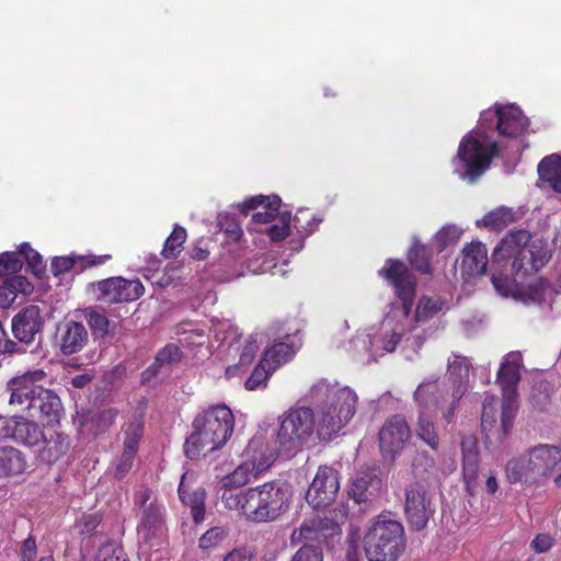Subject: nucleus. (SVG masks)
<instances>
[{
  "mask_svg": "<svg viewBox=\"0 0 561 561\" xmlns=\"http://www.w3.org/2000/svg\"><path fill=\"white\" fill-rule=\"evenodd\" d=\"M310 408H291L279 416L275 439L268 438L272 447L279 451L301 448L317 433L320 439L336 435L355 415L358 397L356 392L325 380L314 383L308 392Z\"/></svg>",
  "mask_w": 561,
  "mask_h": 561,
  "instance_id": "obj_1",
  "label": "nucleus"
},
{
  "mask_svg": "<svg viewBox=\"0 0 561 561\" xmlns=\"http://www.w3.org/2000/svg\"><path fill=\"white\" fill-rule=\"evenodd\" d=\"M528 127V118L514 104H495L481 113L478 126L462 137L457 157L454 159L455 172L460 179L474 183L500 154L501 145L494 138L499 135L514 138Z\"/></svg>",
  "mask_w": 561,
  "mask_h": 561,
  "instance_id": "obj_2",
  "label": "nucleus"
},
{
  "mask_svg": "<svg viewBox=\"0 0 561 561\" xmlns=\"http://www.w3.org/2000/svg\"><path fill=\"white\" fill-rule=\"evenodd\" d=\"M378 273L394 287L399 301L391 305L378 328L358 331L351 340L352 348L359 355H366L367 362L394 352L400 342L403 353L404 340L410 335L408 325L415 296L416 279L403 262L389 259Z\"/></svg>",
  "mask_w": 561,
  "mask_h": 561,
  "instance_id": "obj_3",
  "label": "nucleus"
},
{
  "mask_svg": "<svg viewBox=\"0 0 561 561\" xmlns=\"http://www.w3.org/2000/svg\"><path fill=\"white\" fill-rule=\"evenodd\" d=\"M290 497L288 485L278 481L221 494L227 508L240 511L247 519L255 523L276 520L288 510Z\"/></svg>",
  "mask_w": 561,
  "mask_h": 561,
  "instance_id": "obj_4",
  "label": "nucleus"
},
{
  "mask_svg": "<svg viewBox=\"0 0 561 561\" xmlns=\"http://www.w3.org/2000/svg\"><path fill=\"white\" fill-rule=\"evenodd\" d=\"M192 426L184 451L190 459H197L226 445L233 432L234 416L226 404H217L199 413Z\"/></svg>",
  "mask_w": 561,
  "mask_h": 561,
  "instance_id": "obj_5",
  "label": "nucleus"
},
{
  "mask_svg": "<svg viewBox=\"0 0 561 561\" xmlns=\"http://www.w3.org/2000/svg\"><path fill=\"white\" fill-rule=\"evenodd\" d=\"M561 465L560 444H538L513 457L505 465L510 483L524 488L543 485Z\"/></svg>",
  "mask_w": 561,
  "mask_h": 561,
  "instance_id": "obj_6",
  "label": "nucleus"
},
{
  "mask_svg": "<svg viewBox=\"0 0 561 561\" xmlns=\"http://www.w3.org/2000/svg\"><path fill=\"white\" fill-rule=\"evenodd\" d=\"M551 257L548 243L541 239H530L526 230H516L505 236L493 251L494 263L512 261V271L524 277L543 267Z\"/></svg>",
  "mask_w": 561,
  "mask_h": 561,
  "instance_id": "obj_7",
  "label": "nucleus"
},
{
  "mask_svg": "<svg viewBox=\"0 0 561 561\" xmlns=\"http://www.w3.org/2000/svg\"><path fill=\"white\" fill-rule=\"evenodd\" d=\"M280 204L282 201L277 195H255L233 207L244 215L250 210H256L248 225V232L263 237L260 242L264 243L266 239L272 242L280 241L289 233L290 213L280 211ZM253 242H257L255 237H253Z\"/></svg>",
  "mask_w": 561,
  "mask_h": 561,
  "instance_id": "obj_8",
  "label": "nucleus"
},
{
  "mask_svg": "<svg viewBox=\"0 0 561 561\" xmlns=\"http://www.w3.org/2000/svg\"><path fill=\"white\" fill-rule=\"evenodd\" d=\"M244 460L229 474L225 476L220 485L224 492H233L232 489L248 484L252 479L272 467L277 457V450L272 447L268 437L257 432L248 443L243 451Z\"/></svg>",
  "mask_w": 561,
  "mask_h": 561,
  "instance_id": "obj_9",
  "label": "nucleus"
},
{
  "mask_svg": "<svg viewBox=\"0 0 561 561\" xmlns=\"http://www.w3.org/2000/svg\"><path fill=\"white\" fill-rule=\"evenodd\" d=\"M367 561H398L404 550L403 526L389 515H379L363 539Z\"/></svg>",
  "mask_w": 561,
  "mask_h": 561,
  "instance_id": "obj_10",
  "label": "nucleus"
},
{
  "mask_svg": "<svg viewBox=\"0 0 561 561\" xmlns=\"http://www.w3.org/2000/svg\"><path fill=\"white\" fill-rule=\"evenodd\" d=\"M420 391L428 407V412L440 414L447 424L453 422L456 407L465 394V389L461 385L450 386L447 380H440L431 376L425 378L413 393L417 411H423L422 402L417 399Z\"/></svg>",
  "mask_w": 561,
  "mask_h": 561,
  "instance_id": "obj_11",
  "label": "nucleus"
},
{
  "mask_svg": "<svg viewBox=\"0 0 561 561\" xmlns=\"http://www.w3.org/2000/svg\"><path fill=\"white\" fill-rule=\"evenodd\" d=\"M449 309L447 301L440 297H422L420 298L415 313L410 316L411 322L409 323L410 335L404 340L403 356L408 360H415L419 352L424 345L425 341L431 336L433 330L424 328V324L433 319L440 312H446Z\"/></svg>",
  "mask_w": 561,
  "mask_h": 561,
  "instance_id": "obj_12",
  "label": "nucleus"
},
{
  "mask_svg": "<svg viewBox=\"0 0 561 561\" xmlns=\"http://www.w3.org/2000/svg\"><path fill=\"white\" fill-rule=\"evenodd\" d=\"M135 503L141 508L138 537L154 547L164 536V506L154 492L142 489L137 492Z\"/></svg>",
  "mask_w": 561,
  "mask_h": 561,
  "instance_id": "obj_13",
  "label": "nucleus"
},
{
  "mask_svg": "<svg viewBox=\"0 0 561 561\" xmlns=\"http://www.w3.org/2000/svg\"><path fill=\"white\" fill-rule=\"evenodd\" d=\"M495 290L503 297H512L524 305L550 306L558 291L543 279H538L527 286H519L516 280L507 276L492 275Z\"/></svg>",
  "mask_w": 561,
  "mask_h": 561,
  "instance_id": "obj_14",
  "label": "nucleus"
},
{
  "mask_svg": "<svg viewBox=\"0 0 561 561\" xmlns=\"http://www.w3.org/2000/svg\"><path fill=\"white\" fill-rule=\"evenodd\" d=\"M411 428L403 415L388 417L379 430V447L383 457L393 460L408 445Z\"/></svg>",
  "mask_w": 561,
  "mask_h": 561,
  "instance_id": "obj_15",
  "label": "nucleus"
},
{
  "mask_svg": "<svg viewBox=\"0 0 561 561\" xmlns=\"http://www.w3.org/2000/svg\"><path fill=\"white\" fill-rule=\"evenodd\" d=\"M341 534V527L330 518L312 516L304 519L301 525L291 533V542L319 547L330 538Z\"/></svg>",
  "mask_w": 561,
  "mask_h": 561,
  "instance_id": "obj_16",
  "label": "nucleus"
},
{
  "mask_svg": "<svg viewBox=\"0 0 561 561\" xmlns=\"http://www.w3.org/2000/svg\"><path fill=\"white\" fill-rule=\"evenodd\" d=\"M339 489L337 471L333 467L321 466L306 493V500L312 507L323 508L333 503Z\"/></svg>",
  "mask_w": 561,
  "mask_h": 561,
  "instance_id": "obj_17",
  "label": "nucleus"
},
{
  "mask_svg": "<svg viewBox=\"0 0 561 561\" xmlns=\"http://www.w3.org/2000/svg\"><path fill=\"white\" fill-rule=\"evenodd\" d=\"M47 375L43 369L28 370L15 376L8 382L10 391V405L19 407L22 411L28 407L30 401L38 394L39 389H45L43 382Z\"/></svg>",
  "mask_w": 561,
  "mask_h": 561,
  "instance_id": "obj_18",
  "label": "nucleus"
},
{
  "mask_svg": "<svg viewBox=\"0 0 561 561\" xmlns=\"http://www.w3.org/2000/svg\"><path fill=\"white\" fill-rule=\"evenodd\" d=\"M123 453L115 463L114 474L122 479L133 468L138 446L144 435V417L141 414L134 415L123 427Z\"/></svg>",
  "mask_w": 561,
  "mask_h": 561,
  "instance_id": "obj_19",
  "label": "nucleus"
},
{
  "mask_svg": "<svg viewBox=\"0 0 561 561\" xmlns=\"http://www.w3.org/2000/svg\"><path fill=\"white\" fill-rule=\"evenodd\" d=\"M100 299L106 304L128 302L137 300L145 293L139 279L112 277L98 283Z\"/></svg>",
  "mask_w": 561,
  "mask_h": 561,
  "instance_id": "obj_20",
  "label": "nucleus"
},
{
  "mask_svg": "<svg viewBox=\"0 0 561 561\" xmlns=\"http://www.w3.org/2000/svg\"><path fill=\"white\" fill-rule=\"evenodd\" d=\"M405 515L413 528L423 529L434 513L431 500L424 485L411 484L405 491Z\"/></svg>",
  "mask_w": 561,
  "mask_h": 561,
  "instance_id": "obj_21",
  "label": "nucleus"
},
{
  "mask_svg": "<svg viewBox=\"0 0 561 561\" xmlns=\"http://www.w3.org/2000/svg\"><path fill=\"white\" fill-rule=\"evenodd\" d=\"M44 319L36 305H30L18 312L12 319V332L15 339L24 344L35 341L43 329Z\"/></svg>",
  "mask_w": 561,
  "mask_h": 561,
  "instance_id": "obj_22",
  "label": "nucleus"
},
{
  "mask_svg": "<svg viewBox=\"0 0 561 561\" xmlns=\"http://www.w3.org/2000/svg\"><path fill=\"white\" fill-rule=\"evenodd\" d=\"M488 250L480 241H473L462 249V257L460 263V273L462 278L468 282L483 275L488 266Z\"/></svg>",
  "mask_w": 561,
  "mask_h": 561,
  "instance_id": "obj_23",
  "label": "nucleus"
},
{
  "mask_svg": "<svg viewBox=\"0 0 561 561\" xmlns=\"http://www.w3.org/2000/svg\"><path fill=\"white\" fill-rule=\"evenodd\" d=\"M523 357L519 352L506 354L497 371V381L502 388L503 396L508 398L517 397V385L520 380Z\"/></svg>",
  "mask_w": 561,
  "mask_h": 561,
  "instance_id": "obj_24",
  "label": "nucleus"
},
{
  "mask_svg": "<svg viewBox=\"0 0 561 561\" xmlns=\"http://www.w3.org/2000/svg\"><path fill=\"white\" fill-rule=\"evenodd\" d=\"M24 411H28L31 417H44L47 423H53L59 420L62 404L55 392L45 388L39 389L38 394L30 401Z\"/></svg>",
  "mask_w": 561,
  "mask_h": 561,
  "instance_id": "obj_25",
  "label": "nucleus"
},
{
  "mask_svg": "<svg viewBox=\"0 0 561 561\" xmlns=\"http://www.w3.org/2000/svg\"><path fill=\"white\" fill-rule=\"evenodd\" d=\"M301 345L298 331L294 334H286L282 341H275L266 348L263 358L270 369L276 370L279 366L290 360Z\"/></svg>",
  "mask_w": 561,
  "mask_h": 561,
  "instance_id": "obj_26",
  "label": "nucleus"
},
{
  "mask_svg": "<svg viewBox=\"0 0 561 561\" xmlns=\"http://www.w3.org/2000/svg\"><path fill=\"white\" fill-rule=\"evenodd\" d=\"M60 351L65 355L80 352L88 342V331L80 322L69 320L58 327Z\"/></svg>",
  "mask_w": 561,
  "mask_h": 561,
  "instance_id": "obj_27",
  "label": "nucleus"
},
{
  "mask_svg": "<svg viewBox=\"0 0 561 561\" xmlns=\"http://www.w3.org/2000/svg\"><path fill=\"white\" fill-rule=\"evenodd\" d=\"M417 399L422 402L423 411H417V421L414 427L415 435L431 449L437 450L439 448V436L434 424L437 414L428 412V407L423 400L421 391L417 393Z\"/></svg>",
  "mask_w": 561,
  "mask_h": 561,
  "instance_id": "obj_28",
  "label": "nucleus"
},
{
  "mask_svg": "<svg viewBox=\"0 0 561 561\" xmlns=\"http://www.w3.org/2000/svg\"><path fill=\"white\" fill-rule=\"evenodd\" d=\"M381 484L382 481L375 471H359L352 482L348 494L358 504L367 502L381 489Z\"/></svg>",
  "mask_w": 561,
  "mask_h": 561,
  "instance_id": "obj_29",
  "label": "nucleus"
},
{
  "mask_svg": "<svg viewBox=\"0 0 561 561\" xmlns=\"http://www.w3.org/2000/svg\"><path fill=\"white\" fill-rule=\"evenodd\" d=\"M12 428L11 438L27 447L38 446L46 440L38 424L23 416H14Z\"/></svg>",
  "mask_w": 561,
  "mask_h": 561,
  "instance_id": "obj_30",
  "label": "nucleus"
},
{
  "mask_svg": "<svg viewBox=\"0 0 561 561\" xmlns=\"http://www.w3.org/2000/svg\"><path fill=\"white\" fill-rule=\"evenodd\" d=\"M462 474L467 490L472 493L476 486L479 469V451L474 438L466 437L461 440Z\"/></svg>",
  "mask_w": 561,
  "mask_h": 561,
  "instance_id": "obj_31",
  "label": "nucleus"
},
{
  "mask_svg": "<svg viewBox=\"0 0 561 561\" xmlns=\"http://www.w3.org/2000/svg\"><path fill=\"white\" fill-rule=\"evenodd\" d=\"M542 186L561 193V154L552 153L545 157L537 168Z\"/></svg>",
  "mask_w": 561,
  "mask_h": 561,
  "instance_id": "obj_32",
  "label": "nucleus"
},
{
  "mask_svg": "<svg viewBox=\"0 0 561 561\" xmlns=\"http://www.w3.org/2000/svg\"><path fill=\"white\" fill-rule=\"evenodd\" d=\"M117 410L108 408L90 415H82L80 427L83 433L99 435L106 432L117 417Z\"/></svg>",
  "mask_w": 561,
  "mask_h": 561,
  "instance_id": "obj_33",
  "label": "nucleus"
},
{
  "mask_svg": "<svg viewBox=\"0 0 561 561\" xmlns=\"http://www.w3.org/2000/svg\"><path fill=\"white\" fill-rule=\"evenodd\" d=\"M187 479V473L182 476L179 485V496L183 504L191 507V513L194 520L196 523H199L204 519L205 516V491L202 489L191 491L190 488L186 485Z\"/></svg>",
  "mask_w": 561,
  "mask_h": 561,
  "instance_id": "obj_34",
  "label": "nucleus"
},
{
  "mask_svg": "<svg viewBox=\"0 0 561 561\" xmlns=\"http://www.w3.org/2000/svg\"><path fill=\"white\" fill-rule=\"evenodd\" d=\"M25 469L26 460L21 450L12 446L0 447V474L15 476Z\"/></svg>",
  "mask_w": 561,
  "mask_h": 561,
  "instance_id": "obj_35",
  "label": "nucleus"
},
{
  "mask_svg": "<svg viewBox=\"0 0 561 561\" xmlns=\"http://www.w3.org/2000/svg\"><path fill=\"white\" fill-rule=\"evenodd\" d=\"M516 220L515 213L508 207H499L489 211L483 218L477 220L478 227L501 231Z\"/></svg>",
  "mask_w": 561,
  "mask_h": 561,
  "instance_id": "obj_36",
  "label": "nucleus"
},
{
  "mask_svg": "<svg viewBox=\"0 0 561 561\" xmlns=\"http://www.w3.org/2000/svg\"><path fill=\"white\" fill-rule=\"evenodd\" d=\"M239 351L240 353L238 364L229 366L226 369L227 378L234 377L242 368L248 367L253 362L259 351L257 334L247 337Z\"/></svg>",
  "mask_w": 561,
  "mask_h": 561,
  "instance_id": "obj_37",
  "label": "nucleus"
},
{
  "mask_svg": "<svg viewBox=\"0 0 561 561\" xmlns=\"http://www.w3.org/2000/svg\"><path fill=\"white\" fill-rule=\"evenodd\" d=\"M472 366L471 359L458 354H453L451 357L448 358V373L450 376V386L461 385L466 390V381L469 376L470 368Z\"/></svg>",
  "mask_w": 561,
  "mask_h": 561,
  "instance_id": "obj_38",
  "label": "nucleus"
},
{
  "mask_svg": "<svg viewBox=\"0 0 561 561\" xmlns=\"http://www.w3.org/2000/svg\"><path fill=\"white\" fill-rule=\"evenodd\" d=\"M322 221V216L311 213L309 209H299L293 219V227L299 234L308 237L318 230Z\"/></svg>",
  "mask_w": 561,
  "mask_h": 561,
  "instance_id": "obj_39",
  "label": "nucleus"
},
{
  "mask_svg": "<svg viewBox=\"0 0 561 561\" xmlns=\"http://www.w3.org/2000/svg\"><path fill=\"white\" fill-rule=\"evenodd\" d=\"M463 230L460 227L454 224H447L435 233L433 244L436 247L438 252H442L449 245L456 244Z\"/></svg>",
  "mask_w": 561,
  "mask_h": 561,
  "instance_id": "obj_40",
  "label": "nucleus"
},
{
  "mask_svg": "<svg viewBox=\"0 0 561 561\" xmlns=\"http://www.w3.org/2000/svg\"><path fill=\"white\" fill-rule=\"evenodd\" d=\"M430 249L415 241L409 252V260L419 272L423 274H431L432 267L430 264Z\"/></svg>",
  "mask_w": 561,
  "mask_h": 561,
  "instance_id": "obj_41",
  "label": "nucleus"
},
{
  "mask_svg": "<svg viewBox=\"0 0 561 561\" xmlns=\"http://www.w3.org/2000/svg\"><path fill=\"white\" fill-rule=\"evenodd\" d=\"M20 253L22 254L23 262L26 261L27 270L37 278H41L45 273V264L43 263L42 255L28 243L20 245Z\"/></svg>",
  "mask_w": 561,
  "mask_h": 561,
  "instance_id": "obj_42",
  "label": "nucleus"
},
{
  "mask_svg": "<svg viewBox=\"0 0 561 561\" xmlns=\"http://www.w3.org/2000/svg\"><path fill=\"white\" fill-rule=\"evenodd\" d=\"M275 371L274 369H270L264 359H261L260 363L253 369L251 376L245 380L244 387L249 391H253L260 388H265L268 376Z\"/></svg>",
  "mask_w": 561,
  "mask_h": 561,
  "instance_id": "obj_43",
  "label": "nucleus"
},
{
  "mask_svg": "<svg viewBox=\"0 0 561 561\" xmlns=\"http://www.w3.org/2000/svg\"><path fill=\"white\" fill-rule=\"evenodd\" d=\"M185 239L186 230L176 225L170 237L165 240L162 255L167 259L175 257L181 252Z\"/></svg>",
  "mask_w": 561,
  "mask_h": 561,
  "instance_id": "obj_44",
  "label": "nucleus"
},
{
  "mask_svg": "<svg viewBox=\"0 0 561 561\" xmlns=\"http://www.w3.org/2000/svg\"><path fill=\"white\" fill-rule=\"evenodd\" d=\"M496 423V398L486 394L482 403L481 426L483 431H491Z\"/></svg>",
  "mask_w": 561,
  "mask_h": 561,
  "instance_id": "obj_45",
  "label": "nucleus"
},
{
  "mask_svg": "<svg viewBox=\"0 0 561 561\" xmlns=\"http://www.w3.org/2000/svg\"><path fill=\"white\" fill-rule=\"evenodd\" d=\"M88 324L95 339L104 337L108 333L110 321L105 314L90 311L87 316Z\"/></svg>",
  "mask_w": 561,
  "mask_h": 561,
  "instance_id": "obj_46",
  "label": "nucleus"
},
{
  "mask_svg": "<svg viewBox=\"0 0 561 561\" xmlns=\"http://www.w3.org/2000/svg\"><path fill=\"white\" fill-rule=\"evenodd\" d=\"M23 266L22 254L14 252H4L0 254V277L4 274H15Z\"/></svg>",
  "mask_w": 561,
  "mask_h": 561,
  "instance_id": "obj_47",
  "label": "nucleus"
},
{
  "mask_svg": "<svg viewBox=\"0 0 561 561\" xmlns=\"http://www.w3.org/2000/svg\"><path fill=\"white\" fill-rule=\"evenodd\" d=\"M503 399H504V401L502 404V412H501V427L503 430V433L506 435L511 431V427L513 425V420L516 414L517 397L508 398L506 396H503Z\"/></svg>",
  "mask_w": 561,
  "mask_h": 561,
  "instance_id": "obj_48",
  "label": "nucleus"
},
{
  "mask_svg": "<svg viewBox=\"0 0 561 561\" xmlns=\"http://www.w3.org/2000/svg\"><path fill=\"white\" fill-rule=\"evenodd\" d=\"M248 267L254 274L277 273L274 271L276 270L277 265L273 255L264 254L260 257H255L249 262Z\"/></svg>",
  "mask_w": 561,
  "mask_h": 561,
  "instance_id": "obj_49",
  "label": "nucleus"
},
{
  "mask_svg": "<svg viewBox=\"0 0 561 561\" xmlns=\"http://www.w3.org/2000/svg\"><path fill=\"white\" fill-rule=\"evenodd\" d=\"M180 348L174 344H168L157 354L153 367H163L180 360Z\"/></svg>",
  "mask_w": 561,
  "mask_h": 561,
  "instance_id": "obj_50",
  "label": "nucleus"
},
{
  "mask_svg": "<svg viewBox=\"0 0 561 561\" xmlns=\"http://www.w3.org/2000/svg\"><path fill=\"white\" fill-rule=\"evenodd\" d=\"M220 229L227 233V237L232 241H239L243 234L240 224L230 215L219 219Z\"/></svg>",
  "mask_w": 561,
  "mask_h": 561,
  "instance_id": "obj_51",
  "label": "nucleus"
},
{
  "mask_svg": "<svg viewBox=\"0 0 561 561\" xmlns=\"http://www.w3.org/2000/svg\"><path fill=\"white\" fill-rule=\"evenodd\" d=\"M227 533L222 527H213L199 538V548L208 549L219 543Z\"/></svg>",
  "mask_w": 561,
  "mask_h": 561,
  "instance_id": "obj_52",
  "label": "nucleus"
},
{
  "mask_svg": "<svg viewBox=\"0 0 561 561\" xmlns=\"http://www.w3.org/2000/svg\"><path fill=\"white\" fill-rule=\"evenodd\" d=\"M291 561H323V553L319 547L304 545Z\"/></svg>",
  "mask_w": 561,
  "mask_h": 561,
  "instance_id": "obj_53",
  "label": "nucleus"
},
{
  "mask_svg": "<svg viewBox=\"0 0 561 561\" xmlns=\"http://www.w3.org/2000/svg\"><path fill=\"white\" fill-rule=\"evenodd\" d=\"M7 282L15 298L19 294L28 295L33 291V285L23 275H12L7 278Z\"/></svg>",
  "mask_w": 561,
  "mask_h": 561,
  "instance_id": "obj_54",
  "label": "nucleus"
},
{
  "mask_svg": "<svg viewBox=\"0 0 561 561\" xmlns=\"http://www.w3.org/2000/svg\"><path fill=\"white\" fill-rule=\"evenodd\" d=\"M101 523V517L98 514L84 515L79 522L80 533L83 535H91Z\"/></svg>",
  "mask_w": 561,
  "mask_h": 561,
  "instance_id": "obj_55",
  "label": "nucleus"
},
{
  "mask_svg": "<svg viewBox=\"0 0 561 561\" xmlns=\"http://www.w3.org/2000/svg\"><path fill=\"white\" fill-rule=\"evenodd\" d=\"M75 266V259L72 256H57L51 261V272L55 275L62 274L70 271Z\"/></svg>",
  "mask_w": 561,
  "mask_h": 561,
  "instance_id": "obj_56",
  "label": "nucleus"
},
{
  "mask_svg": "<svg viewBox=\"0 0 561 561\" xmlns=\"http://www.w3.org/2000/svg\"><path fill=\"white\" fill-rule=\"evenodd\" d=\"M37 554V546L35 539L30 536L23 542L21 547V560L22 561H34Z\"/></svg>",
  "mask_w": 561,
  "mask_h": 561,
  "instance_id": "obj_57",
  "label": "nucleus"
},
{
  "mask_svg": "<svg viewBox=\"0 0 561 561\" xmlns=\"http://www.w3.org/2000/svg\"><path fill=\"white\" fill-rule=\"evenodd\" d=\"M15 300V297L13 295V291L7 282L4 279L3 284L0 285V308H8L10 307Z\"/></svg>",
  "mask_w": 561,
  "mask_h": 561,
  "instance_id": "obj_58",
  "label": "nucleus"
},
{
  "mask_svg": "<svg viewBox=\"0 0 561 561\" xmlns=\"http://www.w3.org/2000/svg\"><path fill=\"white\" fill-rule=\"evenodd\" d=\"M553 545V539L549 535H538L531 542L533 548L539 552H547Z\"/></svg>",
  "mask_w": 561,
  "mask_h": 561,
  "instance_id": "obj_59",
  "label": "nucleus"
},
{
  "mask_svg": "<svg viewBox=\"0 0 561 561\" xmlns=\"http://www.w3.org/2000/svg\"><path fill=\"white\" fill-rule=\"evenodd\" d=\"M13 423H14V416L7 417V416L0 415V437L11 438Z\"/></svg>",
  "mask_w": 561,
  "mask_h": 561,
  "instance_id": "obj_60",
  "label": "nucleus"
},
{
  "mask_svg": "<svg viewBox=\"0 0 561 561\" xmlns=\"http://www.w3.org/2000/svg\"><path fill=\"white\" fill-rule=\"evenodd\" d=\"M224 561H250V554L244 549H234L226 556Z\"/></svg>",
  "mask_w": 561,
  "mask_h": 561,
  "instance_id": "obj_61",
  "label": "nucleus"
},
{
  "mask_svg": "<svg viewBox=\"0 0 561 561\" xmlns=\"http://www.w3.org/2000/svg\"><path fill=\"white\" fill-rule=\"evenodd\" d=\"M345 561H363L357 546L352 541H350L348 548L346 550Z\"/></svg>",
  "mask_w": 561,
  "mask_h": 561,
  "instance_id": "obj_62",
  "label": "nucleus"
},
{
  "mask_svg": "<svg viewBox=\"0 0 561 561\" xmlns=\"http://www.w3.org/2000/svg\"><path fill=\"white\" fill-rule=\"evenodd\" d=\"M106 551H103V561H127L122 549H114L110 556H105Z\"/></svg>",
  "mask_w": 561,
  "mask_h": 561,
  "instance_id": "obj_63",
  "label": "nucleus"
},
{
  "mask_svg": "<svg viewBox=\"0 0 561 561\" xmlns=\"http://www.w3.org/2000/svg\"><path fill=\"white\" fill-rule=\"evenodd\" d=\"M91 381V378L88 375H78L75 376L71 380V385L75 388H84L89 382Z\"/></svg>",
  "mask_w": 561,
  "mask_h": 561,
  "instance_id": "obj_64",
  "label": "nucleus"
}]
</instances>
